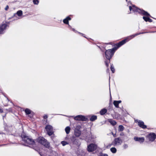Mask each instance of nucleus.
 Masks as SVG:
<instances>
[{
    "mask_svg": "<svg viewBox=\"0 0 156 156\" xmlns=\"http://www.w3.org/2000/svg\"><path fill=\"white\" fill-rule=\"evenodd\" d=\"M123 146L124 149H126L128 148V145L127 144H124Z\"/></svg>",
    "mask_w": 156,
    "mask_h": 156,
    "instance_id": "29",
    "label": "nucleus"
},
{
    "mask_svg": "<svg viewBox=\"0 0 156 156\" xmlns=\"http://www.w3.org/2000/svg\"><path fill=\"white\" fill-rule=\"evenodd\" d=\"M147 137L149 141H153L156 138V135L154 133H151L147 135Z\"/></svg>",
    "mask_w": 156,
    "mask_h": 156,
    "instance_id": "6",
    "label": "nucleus"
},
{
    "mask_svg": "<svg viewBox=\"0 0 156 156\" xmlns=\"http://www.w3.org/2000/svg\"><path fill=\"white\" fill-rule=\"evenodd\" d=\"M7 27V25L6 24H3L0 27V34H3V31Z\"/></svg>",
    "mask_w": 156,
    "mask_h": 156,
    "instance_id": "13",
    "label": "nucleus"
},
{
    "mask_svg": "<svg viewBox=\"0 0 156 156\" xmlns=\"http://www.w3.org/2000/svg\"><path fill=\"white\" fill-rule=\"evenodd\" d=\"M109 122L113 126L115 125L116 124V122L115 121L111 119H109Z\"/></svg>",
    "mask_w": 156,
    "mask_h": 156,
    "instance_id": "18",
    "label": "nucleus"
},
{
    "mask_svg": "<svg viewBox=\"0 0 156 156\" xmlns=\"http://www.w3.org/2000/svg\"><path fill=\"white\" fill-rule=\"evenodd\" d=\"M48 118V116L46 115H45L44 116V119H46Z\"/></svg>",
    "mask_w": 156,
    "mask_h": 156,
    "instance_id": "35",
    "label": "nucleus"
},
{
    "mask_svg": "<svg viewBox=\"0 0 156 156\" xmlns=\"http://www.w3.org/2000/svg\"><path fill=\"white\" fill-rule=\"evenodd\" d=\"M97 147V145L93 144H89L87 147V151L89 152H92L95 150Z\"/></svg>",
    "mask_w": 156,
    "mask_h": 156,
    "instance_id": "7",
    "label": "nucleus"
},
{
    "mask_svg": "<svg viewBox=\"0 0 156 156\" xmlns=\"http://www.w3.org/2000/svg\"><path fill=\"white\" fill-rule=\"evenodd\" d=\"M126 2L127 1V0H126Z\"/></svg>",
    "mask_w": 156,
    "mask_h": 156,
    "instance_id": "41",
    "label": "nucleus"
},
{
    "mask_svg": "<svg viewBox=\"0 0 156 156\" xmlns=\"http://www.w3.org/2000/svg\"><path fill=\"white\" fill-rule=\"evenodd\" d=\"M21 137L23 140L27 144L33 145L35 144L34 141L32 139L24 134H22Z\"/></svg>",
    "mask_w": 156,
    "mask_h": 156,
    "instance_id": "4",
    "label": "nucleus"
},
{
    "mask_svg": "<svg viewBox=\"0 0 156 156\" xmlns=\"http://www.w3.org/2000/svg\"><path fill=\"white\" fill-rule=\"evenodd\" d=\"M33 1L34 4L37 5L39 3V1L38 0H33Z\"/></svg>",
    "mask_w": 156,
    "mask_h": 156,
    "instance_id": "28",
    "label": "nucleus"
},
{
    "mask_svg": "<svg viewBox=\"0 0 156 156\" xmlns=\"http://www.w3.org/2000/svg\"><path fill=\"white\" fill-rule=\"evenodd\" d=\"M80 128V126H77L75 129V135L77 137H79L81 134V132L79 130Z\"/></svg>",
    "mask_w": 156,
    "mask_h": 156,
    "instance_id": "11",
    "label": "nucleus"
},
{
    "mask_svg": "<svg viewBox=\"0 0 156 156\" xmlns=\"http://www.w3.org/2000/svg\"><path fill=\"white\" fill-rule=\"evenodd\" d=\"M74 119L77 120L86 121L87 120V118L83 116L78 115L74 117Z\"/></svg>",
    "mask_w": 156,
    "mask_h": 156,
    "instance_id": "9",
    "label": "nucleus"
},
{
    "mask_svg": "<svg viewBox=\"0 0 156 156\" xmlns=\"http://www.w3.org/2000/svg\"><path fill=\"white\" fill-rule=\"evenodd\" d=\"M3 112V111L2 109L0 107V112L2 113Z\"/></svg>",
    "mask_w": 156,
    "mask_h": 156,
    "instance_id": "34",
    "label": "nucleus"
},
{
    "mask_svg": "<svg viewBox=\"0 0 156 156\" xmlns=\"http://www.w3.org/2000/svg\"><path fill=\"white\" fill-rule=\"evenodd\" d=\"M111 71H112L113 73H114L115 71V69L114 68V67L112 66V65L111 66Z\"/></svg>",
    "mask_w": 156,
    "mask_h": 156,
    "instance_id": "27",
    "label": "nucleus"
},
{
    "mask_svg": "<svg viewBox=\"0 0 156 156\" xmlns=\"http://www.w3.org/2000/svg\"><path fill=\"white\" fill-rule=\"evenodd\" d=\"M124 129V127L122 125H120L119 126L118 130L119 131H122Z\"/></svg>",
    "mask_w": 156,
    "mask_h": 156,
    "instance_id": "21",
    "label": "nucleus"
},
{
    "mask_svg": "<svg viewBox=\"0 0 156 156\" xmlns=\"http://www.w3.org/2000/svg\"><path fill=\"white\" fill-rule=\"evenodd\" d=\"M143 18L145 21H146V22L148 21V19H149V18L146 17L145 16H143Z\"/></svg>",
    "mask_w": 156,
    "mask_h": 156,
    "instance_id": "30",
    "label": "nucleus"
},
{
    "mask_svg": "<svg viewBox=\"0 0 156 156\" xmlns=\"http://www.w3.org/2000/svg\"><path fill=\"white\" fill-rule=\"evenodd\" d=\"M45 129L47 132L48 134L50 136L53 135V128L50 125H47L45 127Z\"/></svg>",
    "mask_w": 156,
    "mask_h": 156,
    "instance_id": "5",
    "label": "nucleus"
},
{
    "mask_svg": "<svg viewBox=\"0 0 156 156\" xmlns=\"http://www.w3.org/2000/svg\"><path fill=\"white\" fill-rule=\"evenodd\" d=\"M122 141L121 138L118 137L115 139L113 141V144H114V146L119 145L121 144Z\"/></svg>",
    "mask_w": 156,
    "mask_h": 156,
    "instance_id": "8",
    "label": "nucleus"
},
{
    "mask_svg": "<svg viewBox=\"0 0 156 156\" xmlns=\"http://www.w3.org/2000/svg\"><path fill=\"white\" fill-rule=\"evenodd\" d=\"M53 136H52L51 137V138H52V139H53Z\"/></svg>",
    "mask_w": 156,
    "mask_h": 156,
    "instance_id": "39",
    "label": "nucleus"
},
{
    "mask_svg": "<svg viewBox=\"0 0 156 156\" xmlns=\"http://www.w3.org/2000/svg\"><path fill=\"white\" fill-rule=\"evenodd\" d=\"M61 144H62V146H65L66 145L68 144L69 143L65 141H63L61 142Z\"/></svg>",
    "mask_w": 156,
    "mask_h": 156,
    "instance_id": "23",
    "label": "nucleus"
},
{
    "mask_svg": "<svg viewBox=\"0 0 156 156\" xmlns=\"http://www.w3.org/2000/svg\"><path fill=\"white\" fill-rule=\"evenodd\" d=\"M71 20V18L69 17H67L66 18L64 19L63 20V22L64 23L68 24H69V20Z\"/></svg>",
    "mask_w": 156,
    "mask_h": 156,
    "instance_id": "14",
    "label": "nucleus"
},
{
    "mask_svg": "<svg viewBox=\"0 0 156 156\" xmlns=\"http://www.w3.org/2000/svg\"><path fill=\"white\" fill-rule=\"evenodd\" d=\"M97 119V116L96 115H92L90 118V120L91 121H94Z\"/></svg>",
    "mask_w": 156,
    "mask_h": 156,
    "instance_id": "16",
    "label": "nucleus"
},
{
    "mask_svg": "<svg viewBox=\"0 0 156 156\" xmlns=\"http://www.w3.org/2000/svg\"><path fill=\"white\" fill-rule=\"evenodd\" d=\"M113 104L117 108H118L119 107V104H118V102H117V101H114L113 102Z\"/></svg>",
    "mask_w": 156,
    "mask_h": 156,
    "instance_id": "22",
    "label": "nucleus"
},
{
    "mask_svg": "<svg viewBox=\"0 0 156 156\" xmlns=\"http://www.w3.org/2000/svg\"><path fill=\"white\" fill-rule=\"evenodd\" d=\"M117 102H118V104H119V103H120L121 102V101H117Z\"/></svg>",
    "mask_w": 156,
    "mask_h": 156,
    "instance_id": "37",
    "label": "nucleus"
},
{
    "mask_svg": "<svg viewBox=\"0 0 156 156\" xmlns=\"http://www.w3.org/2000/svg\"><path fill=\"white\" fill-rule=\"evenodd\" d=\"M25 112L26 114H29L31 113V111L28 108H26L25 110Z\"/></svg>",
    "mask_w": 156,
    "mask_h": 156,
    "instance_id": "26",
    "label": "nucleus"
},
{
    "mask_svg": "<svg viewBox=\"0 0 156 156\" xmlns=\"http://www.w3.org/2000/svg\"><path fill=\"white\" fill-rule=\"evenodd\" d=\"M112 145H114V144H113V142H112V143L111 144H110L109 145V147H111Z\"/></svg>",
    "mask_w": 156,
    "mask_h": 156,
    "instance_id": "36",
    "label": "nucleus"
},
{
    "mask_svg": "<svg viewBox=\"0 0 156 156\" xmlns=\"http://www.w3.org/2000/svg\"><path fill=\"white\" fill-rule=\"evenodd\" d=\"M107 112V110L105 108H103L100 111V114L101 115H103L105 114Z\"/></svg>",
    "mask_w": 156,
    "mask_h": 156,
    "instance_id": "15",
    "label": "nucleus"
},
{
    "mask_svg": "<svg viewBox=\"0 0 156 156\" xmlns=\"http://www.w3.org/2000/svg\"><path fill=\"white\" fill-rule=\"evenodd\" d=\"M127 41V39H124L122 41L119 42L117 45V48H114L112 49H109L106 50L105 52V55L106 58L108 60H106L105 61V64L107 67L108 66V63L110 62V60L114 52L121 46L125 44Z\"/></svg>",
    "mask_w": 156,
    "mask_h": 156,
    "instance_id": "1",
    "label": "nucleus"
},
{
    "mask_svg": "<svg viewBox=\"0 0 156 156\" xmlns=\"http://www.w3.org/2000/svg\"><path fill=\"white\" fill-rule=\"evenodd\" d=\"M74 143L77 145L79 144V141L78 139H75L73 141Z\"/></svg>",
    "mask_w": 156,
    "mask_h": 156,
    "instance_id": "25",
    "label": "nucleus"
},
{
    "mask_svg": "<svg viewBox=\"0 0 156 156\" xmlns=\"http://www.w3.org/2000/svg\"><path fill=\"white\" fill-rule=\"evenodd\" d=\"M144 33H140L139 34H138V33H137V34H134V35H132L130 36L129 37H131V39L132 38H133L134 37H135L140 34H143Z\"/></svg>",
    "mask_w": 156,
    "mask_h": 156,
    "instance_id": "24",
    "label": "nucleus"
},
{
    "mask_svg": "<svg viewBox=\"0 0 156 156\" xmlns=\"http://www.w3.org/2000/svg\"><path fill=\"white\" fill-rule=\"evenodd\" d=\"M23 14L22 11L21 10H19L16 13L14 14V15H17L19 16H21Z\"/></svg>",
    "mask_w": 156,
    "mask_h": 156,
    "instance_id": "19",
    "label": "nucleus"
},
{
    "mask_svg": "<svg viewBox=\"0 0 156 156\" xmlns=\"http://www.w3.org/2000/svg\"><path fill=\"white\" fill-rule=\"evenodd\" d=\"M101 156H108V155L106 154H102Z\"/></svg>",
    "mask_w": 156,
    "mask_h": 156,
    "instance_id": "33",
    "label": "nucleus"
},
{
    "mask_svg": "<svg viewBox=\"0 0 156 156\" xmlns=\"http://www.w3.org/2000/svg\"><path fill=\"white\" fill-rule=\"evenodd\" d=\"M112 133L114 137H115V134L114 135V134H113Z\"/></svg>",
    "mask_w": 156,
    "mask_h": 156,
    "instance_id": "38",
    "label": "nucleus"
},
{
    "mask_svg": "<svg viewBox=\"0 0 156 156\" xmlns=\"http://www.w3.org/2000/svg\"><path fill=\"white\" fill-rule=\"evenodd\" d=\"M135 122L138 123V126L143 129H145L147 128L146 125H144V122L141 120H135Z\"/></svg>",
    "mask_w": 156,
    "mask_h": 156,
    "instance_id": "10",
    "label": "nucleus"
},
{
    "mask_svg": "<svg viewBox=\"0 0 156 156\" xmlns=\"http://www.w3.org/2000/svg\"><path fill=\"white\" fill-rule=\"evenodd\" d=\"M65 130L66 133L67 134H68L70 132V128L69 126H67L66 128L65 129Z\"/></svg>",
    "mask_w": 156,
    "mask_h": 156,
    "instance_id": "17",
    "label": "nucleus"
},
{
    "mask_svg": "<svg viewBox=\"0 0 156 156\" xmlns=\"http://www.w3.org/2000/svg\"><path fill=\"white\" fill-rule=\"evenodd\" d=\"M111 151L113 153H115L117 151L115 147H112L110 149Z\"/></svg>",
    "mask_w": 156,
    "mask_h": 156,
    "instance_id": "20",
    "label": "nucleus"
},
{
    "mask_svg": "<svg viewBox=\"0 0 156 156\" xmlns=\"http://www.w3.org/2000/svg\"><path fill=\"white\" fill-rule=\"evenodd\" d=\"M9 8V7L8 5H7L5 7V10L7 11V10Z\"/></svg>",
    "mask_w": 156,
    "mask_h": 156,
    "instance_id": "31",
    "label": "nucleus"
},
{
    "mask_svg": "<svg viewBox=\"0 0 156 156\" xmlns=\"http://www.w3.org/2000/svg\"><path fill=\"white\" fill-rule=\"evenodd\" d=\"M72 30H73V31H75V30H74V29H72Z\"/></svg>",
    "mask_w": 156,
    "mask_h": 156,
    "instance_id": "40",
    "label": "nucleus"
},
{
    "mask_svg": "<svg viewBox=\"0 0 156 156\" xmlns=\"http://www.w3.org/2000/svg\"><path fill=\"white\" fill-rule=\"evenodd\" d=\"M129 8L130 11H131L132 10L134 12H138L139 13L142 14L143 15L146 16H150V14L148 13H147V12L145 11L143 9H141L138 8L134 5H133L132 7L129 6Z\"/></svg>",
    "mask_w": 156,
    "mask_h": 156,
    "instance_id": "2",
    "label": "nucleus"
},
{
    "mask_svg": "<svg viewBox=\"0 0 156 156\" xmlns=\"http://www.w3.org/2000/svg\"><path fill=\"white\" fill-rule=\"evenodd\" d=\"M134 140L136 141H138L140 143H143L144 141V137H134Z\"/></svg>",
    "mask_w": 156,
    "mask_h": 156,
    "instance_id": "12",
    "label": "nucleus"
},
{
    "mask_svg": "<svg viewBox=\"0 0 156 156\" xmlns=\"http://www.w3.org/2000/svg\"><path fill=\"white\" fill-rule=\"evenodd\" d=\"M36 141L37 142L43 145L46 148H49L50 147L49 143L42 137H39L36 139Z\"/></svg>",
    "mask_w": 156,
    "mask_h": 156,
    "instance_id": "3",
    "label": "nucleus"
},
{
    "mask_svg": "<svg viewBox=\"0 0 156 156\" xmlns=\"http://www.w3.org/2000/svg\"><path fill=\"white\" fill-rule=\"evenodd\" d=\"M148 21L151 22L152 21V19H151L149 18V19H148Z\"/></svg>",
    "mask_w": 156,
    "mask_h": 156,
    "instance_id": "32",
    "label": "nucleus"
}]
</instances>
